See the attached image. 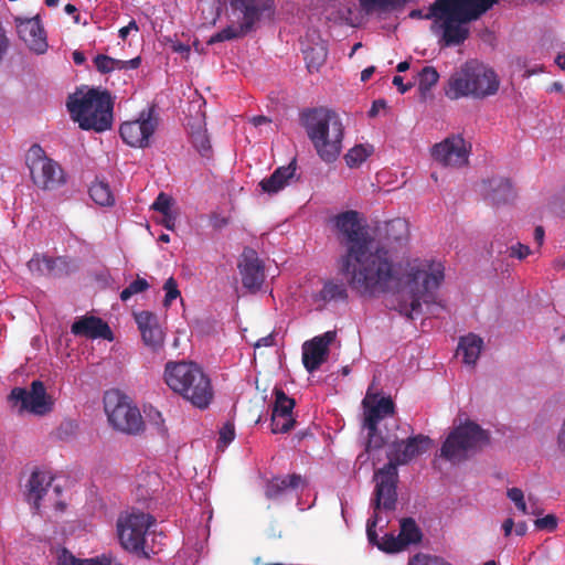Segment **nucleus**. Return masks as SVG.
Masks as SVG:
<instances>
[{"label": "nucleus", "instance_id": "14", "mask_svg": "<svg viewBox=\"0 0 565 565\" xmlns=\"http://www.w3.org/2000/svg\"><path fill=\"white\" fill-rule=\"evenodd\" d=\"M471 145L461 135H450L433 146L430 154L438 164L447 168H463L469 162Z\"/></svg>", "mask_w": 565, "mask_h": 565}, {"label": "nucleus", "instance_id": "45", "mask_svg": "<svg viewBox=\"0 0 565 565\" xmlns=\"http://www.w3.org/2000/svg\"><path fill=\"white\" fill-rule=\"evenodd\" d=\"M163 289L166 291V297H164V301H163L166 307L170 306L173 300H175L177 298L180 297L178 284L175 281V279L172 277L167 279V281L163 285Z\"/></svg>", "mask_w": 565, "mask_h": 565}, {"label": "nucleus", "instance_id": "37", "mask_svg": "<svg viewBox=\"0 0 565 565\" xmlns=\"http://www.w3.org/2000/svg\"><path fill=\"white\" fill-rule=\"evenodd\" d=\"M295 401L288 397L281 390L275 391V404L273 414L294 416Z\"/></svg>", "mask_w": 565, "mask_h": 565}, {"label": "nucleus", "instance_id": "20", "mask_svg": "<svg viewBox=\"0 0 565 565\" xmlns=\"http://www.w3.org/2000/svg\"><path fill=\"white\" fill-rule=\"evenodd\" d=\"M18 34L31 51L38 54L46 51L45 32L38 18L21 20L18 23Z\"/></svg>", "mask_w": 565, "mask_h": 565}, {"label": "nucleus", "instance_id": "15", "mask_svg": "<svg viewBox=\"0 0 565 565\" xmlns=\"http://www.w3.org/2000/svg\"><path fill=\"white\" fill-rule=\"evenodd\" d=\"M11 398L20 403V409L36 416H44L54 408L55 399L46 392L41 381H33L29 388L15 387Z\"/></svg>", "mask_w": 565, "mask_h": 565}, {"label": "nucleus", "instance_id": "12", "mask_svg": "<svg viewBox=\"0 0 565 565\" xmlns=\"http://www.w3.org/2000/svg\"><path fill=\"white\" fill-rule=\"evenodd\" d=\"M31 178L35 185L50 190L65 182L60 164L47 158L40 146H32L26 156Z\"/></svg>", "mask_w": 565, "mask_h": 565}, {"label": "nucleus", "instance_id": "28", "mask_svg": "<svg viewBox=\"0 0 565 565\" xmlns=\"http://www.w3.org/2000/svg\"><path fill=\"white\" fill-rule=\"evenodd\" d=\"M482 348L483 340L473 333H469L460 338L457 353L462 356L463 363L473 365L479 359Z\"/></svg>", "mask_w": 565, "mask_h": 565}, {"label": "nucleus", "instance_id": "49", "mask_svg": "<svg viewBox=\"0 0 565 565\" xmlns=\"http://www.w3.org/2000/svg\"><path fill=\"white\" fill-rule=\"evenodd\" d=\"M435 559L436 556L417 554L409 561L408 565H434Z\"/></svg>", "mask_w": 565, "mask_h": 565}, {"label": "nucleus", "instance_id": "27", "mask_svg": "<svg viewBox=\"0 0 565 565\" xmlns=\"http://www.w3.org/2000/svg\"><path fill=\"white\" fill-rule=\"evenodd\" d=\"M305 486V480L301 476L290 475L282 478H273L267 482L265 494L268 499H276L284 494L289 489H299Z\"/></svg>", "mask_w": 565, "mask_h": 565}, {"label": "nucleus", "instance_id": "22", "mask_svg": "<svg viewBox=\"0 0 565 565\" xmlns=\"http://www.w3.org/2000/svg\"><path fill=\"white\" fill-rule=\"evenodd\" d=\"M136 322L146 345L153 350L162 347L164 333L159 326L158 318L153 313L141 311L136 315Z\"/></svg>", "mask_w": 565, "mask_h": 565}, {"label": "nucleus", "instance_id": "13", "mask_svg": "<svg viewBox=\"0 0 565 565\" xmlns=\"http://www.w3.org/2000/svg\"><path fill=\"white\" fill-rule=\"evenodd\" d=\"M159 125L152 108L142 110L138 118L120 125L119 134L122 141L132 148H147Z\"/></svg>", "mask_w": 565, "mask_h": 565}, {"label": "nucleus", "instance_id": "53", "mask_svg": "<svg viewBox=\"0 0 565 565\" xmlns=\"http://www.w3.org/2000/svg\"><path fill=\"white\" fill-rule=\"evenodd\" d=\"M9 47V39L4 34V32L0 31V62L6 55Z\"/></svg>", "mask_w": 565, "mask_h": 565}, {"label": "nucleus", "instance_id": "50", "mask_svg": "<svg viewBox=\"0 0 565 565\" xmlns=\"http://www.w3.org/2000/svg\"><path fill=\"white\" fill-rule=\"evenodd\" d=\"M530 255V248L523 244H516L511 247V256L516 257L519 259H523Z\"/></svg>", "mask_w": 565, "mask_h": 565}, {"label": "nucleus", "instance_id": "55", "mask_svg": "<svg viewBox=\"0 0 565 565\" xmlns=\"http://www.w3.org/2000/svg\"><path fill=\"white\" fill-rule=\"evenodd\" d=\"M502 530H503V533H504V536L508 537L511 535L512 531L514 530V521L512 518H508L503 524H502Z\"/></svg>", "mask_w": 565, "mask_h": 565}, {"label": "nucleus", "instance_id": "24", "mask_svg": "<svg viewBox=\"0 0 565 565\" xmlns=\"http://www.w3.org/2000/svg\"><path fill=\"white\" fill-rule=\"evenodd\" d=\"M72 333L78 337L89 339H108L111 340V331L107 323L102 319L89 316L82 317L72 324Z\"/></svg>", "mask_w": 565, "mask_h": 565}, {"label": "nucleus", "instance_id": "5", "mask_svg": "<svg viewBox=\"0 0 565 565\" xmlns=\"http://www.w3.org/2000/svg\"><path fill=\"white\" fill-rule=\"evenodd\" d=\"M71 118L84 130L97 132L110 128L113 122V100L105 90H77L67 100Z\"/></svg>", "mask_w": 565, "mask_h": 565}, {"label": "nucleus", "instance_id": "62", "mask_svg": "<svg viewBox=\"0 0 565 565\" xmlns=\"http://www.w3.org/2000/svg\"><path fill=\"white\" fill-rule=\"evenodd\" d=\"M380 107H385V103L383 100H376L373 103V106L370 110V116H375L376 113H377V109H380Z\"/></svg>", "mask_w": 565, "mask_h": 565}, {"label": "nucleus", "instance_id": "48", "mask_svg": "<svg viewBox=\"0 0 565 565\" xmlns=\"http://www.w3.org/2000/svg\"><path fill=\"white\" fill-rule=\"evenodd\" d=\"M178 217V212L172 211L169 213L161 214V217L158 220V222L163 225L167 230L173 231L175 227V222Z\"/></svg>", "mask_w": 565, "mask_h": 565}, {"label": "nucleus", "instance_id": "29", "mask_svg": "<svg viewBox=\"0 0 565 565\" xmlns=\"http://www.w3.org/2000/svg\"><path fill=\"white\" fill-rule=\"evenodd\" d=\"M65 265V260L61 257L52 258L46 255H34L29 262L28 267L33 274L53 275L60 274V267Z\"/></svg>", "mask_w": 565, "mask_h": 565}, {"label": "nucleus", "instance_id": "21", "mask_svg": "<svg viewBox=\"0 0 565 565\" xmlns=\"http://www.w3.org/2000/svg\"><path fill=\"white\" fill-rule=\"evenodd\" d=\"M311 303L316 309H323L332 301H344L348 298L347 286L341 280L328 279L324 280L321 287L315 290L311 296Z\"/></svg>", "mask_w": 565, "mask_h": 565}, {"label": "nucleus", "instance_id": "10", "mask_svg": "<svg viewBox=\"0 0 565 565\" xmlns=\"http://www.w3.org/2000/svg\"><path fill=\"white\" fill-rule=\"evenodd\" d=\"M104 408L109 424L116 430L135 435L143 429L139 408L119 391L113 390L105 393Z\"/></svg>", "mask_w": 565, "mask_h": 565}, {"label": "nucleus", "instance_id": "38", "mask_svg": "<svg viewBox=\"0 0 565 565\" xmlns=\"http://www.w3.org/2000/svg\"><path fill=\"white\" fill-rule=\"evenodd\" d=\"M439 79V74L433 66H426L419 73V82L418 87L422 95H426L427 92L430 90L433 86L437 84Z\"/></svg>", "mask_w": 565, "mask_h": 565}, {"label": "nucleus", "instance_id": "18", "mask_svg": "<svg viewBox=\"0 0 565 565\" xmlns=\"http://www.w3.org/2000/svg\"><path fill=\"white\" fill-rule=\"evenodd\" d=\"M364 405V426L369 430L370 441L367 451H372L373 435L376 431V426L381 419L394 413V404L390 397H377L370 393L363 399Z\"/></svg>", "mask_w": 565, "mask_h": 565}, {"label": "nucleus", "instance_id": "3", "mask_svg": "<svg viewBox=\"0 0 565 565\" xmlns=\"http://www.w3.org/2000/svg\"><path fill=\"white\" fill-rule=\"evenodd\" d=\"M431 446L428 437L417 436L406 441L393 443L390 447V462L375 472V491L376 508L383 507L386 511L395 509L396 503V482H397V465H404L413 458L426 452Z\"/></svg>", "mask_w": 565, "mask_h": 565}, {"label": "nucleus", "instance_id": "41", "mask_svg": "<svg viewBox=\"0 0 565 565\" xmlns=\"http://www.w3.org/2000/svg\"><path fill=\"white\" fill-rule=\"evenodd\" d=\"M174 206V201L173 199L166 194V193H160L156 201L152 203V209L154 211H158L159 213L163 214V213H169V212H172V211H175L173 209Z\"/></svg>", "mask_w": 565, "mask_h": 565}, {"label": "nucleus", "instance_id": "39", "mask_svg": "<svg viewBox=\"0 0 565 565\" xmlns=\"http://www.w3.org/2000/svg\"><path fill=\"white\" fill-rule=\"evenodd\" d=\"M387 239L404 241L407 236V224L404 220H394L387 223Z\"/></svg>", "mask_w": 565, "mask_h": 565}, {"label": "nucleus", "instance_id": "63", "mask_svg": "<svg viewBox=\"0 0 565 565\" xmlns=\"http://www.w3.org/2000/svg\"><path fill=\"white\" fill-rule=\"evenodd\" d=\"M73 61L75 64L81 65L85 62V56L82 52L75 51L73 53Z\"/></svg>", "mask_w": 565, "mask_h": 565}, {"label": "nucleus", "instance_id": "36", "mask_svg": "<svg viewBox=\"0 0 565 565\" xmlns=\"http://www.w3.org/2000/svg\"><path fill=\"white\" fill-rule=\"evenodd\" d=\"M362 11L366 14L383 12L403 6V0H359Z\"/></svg>", "mask_w": 565, "mask_h": 565}, {"label": "nucleus", "instance_id": "8", "mask_svg": "<svg viewBox=\"0 0 565 565\" xmlns=\"http://www.w3.org/2000/svg\"><path fill=\"white\" fill-rule=\"evenodd\" d=\"M230 6L232 13L237 17V24L215 33L209 43L233 40L252 31L262 18L273 13L274 0H230Z\"/></svg>", "mask_w": 565, "mask_h": 565}, {"label": "nucleus", "instance_id": "52", "mask_svg": "<svg viewBox=\"0 0 565 565\" xmlns=\"http://www.w3.org/2000/svg\"><path fill=\"white\" fill-rule=\"evenodd\" d=\"M171 49L173 52L183 54L186 57L190 54V46L188 44H183L180 42H173L171 45Z\"/></svg>", "mask_w": 565, "mask_h": 565}, {"label": "nucleus", "instance_id": "26", "mask_svg": "<svg viewBox=\"0 0 565 565\" xmlns=\"http://www.w3.org/2000/svg\"><path fill=\"white\" fill-rule=\"evenodd\" d=\"M484 192L493 204L508 203L514 199V189L510 180L497 177L484 183Z\"/></svg>", "mask_w": 565, "mask_h": 565}, {"label": "nucleus", "instance_id": "19", "mask_svg": "<svg viewBox=\"0 0 565 565\" xmlns=\"http://www.w3.org/2000/svg\"><path fill=\"white\" fill-rule=\"evenodd\" d=\"M238 268L243 286L252 292L257 291L265 280V273L256 253L254 250L244 252Z\"/></svg>", "mask_w": 565, "mask_h": 565}, {"label": "nucleus", "instance_id": "7", "mask_svg": "<svg viewBox=\"0 0 565 565\" xmlns=\"http://www.w3.org/2000/svg\"><path fill=\"white\" fill-rule=\"evenodd\" d=\"M500 86L497 73L480 63L467 62L449 78L446 95L450 99L461 97L484 98L494 95Z\"/></svg>", "mask_w": 565, "mask_h": 565}, {"label": "nucleus", "instance_id": "64", "mask_svg": "<svg viewBox=\"0 0 565 565\" xmlns=\"http://www.w3.org/2000/svg\"><path fill=\"white\" fill-rule=\"evenodd\" d=\"M555 62H556V64H557L561 68L565 70V53H564V54H562V55H558V56L556 57Z\"/></svg>", "mask_w": 565, "mask_h": 565}, {"label": "nucleus", "instance_id": "2", "mask_svg": "<svg viewBox=\"0 0 565 565\" xmlns=\"http://www.w3.org/2000/svg\"><path fill=\"white\" fill-rule=\"evenodd\" d=\"M497 0H436L427 13L412 10L413 19H433L434 28L446 46L463 43L469 34V23L486 13Z\"/></svg>", "mask_w": 565, "mask_h": 565}, {"label": "nucleus", "instance_id": "56", "mask_svg": "<svg viewBox=\"0 0 565 565\" xmlns=\"http://www.w3.org/2000/svg\"><path fill=\"white\" fill-rule=\"evenodd\" d=\"M254 127H260L263 125H269L270 120L265 116H255L250 119Z\"/></svg>", "mask_w": 565, "mask_h": 565}, {"label": "nucleus", "instance_id": "30", "mask_svg": "<svg viewBox=\"0 0 565 565\" xmlns=\"http://www.w3.org/2000/svg\"><path fill=\"white\" fill-rule=\"evenodd\" d=\"M94 64L100 73L106 74L115 70H135L140 65V57L122 61L99 54L94 58Z\"/></svg>", "mask_w": 565, "mask_h": 565}, {"label": "nucleus", "instance_id": "4", "mask_svg": "<svg viewBox=\"0 0 565 565\" xmlns=\"http://www.w3.org/2000/svg\"><path fill=\"white\" fill-rule=\"evenodd\" d=\"M167 385L198 408H206L214 392L207 374L193 362H169L164 369Z\"/></svg>", "mask_w": 565, "mask_h": 565}, {"label": "nucleus", "instance_id": "23", "mask_svg": "<svg viewBox=\"0 0 565 565\" xmlns=\"http://www.w3.org/2000/svg\"><path fill=\"white\" fill-rule=\"evenodd\" d=\"M385 510L383 507L376 508V500L374 501V514L371 519H369L366 524V535L369 539V542L373 545H376L381 551L386 553H397L403 551L404 544L402 543L401 539L393 534H386L384 537H382L381 541L377 540V533L375 531V527L377 523L380 522L379 513L377 511Z\"/></svg>", "mask_w": 565, "mask_h": 565}, {"label": "nucleus", "instance_id": "6", "mask_svg": "<svg viewBox=\"0 0 565 565\" xmlns=\"http://www.w3.org/2000/svg\"><path fill=\"white\" fill-rule=\"evenodd\" d=\"M306 129L323 161L333 162L340 156L344 128L338 114L328 109H316L308 115Z\"/></svg>", "mask_w": 565, "mask_h": 565}, {"label": "nucleus", "instance_id": "16", "mask_svg": "<svg viewBox=\"0 0 565 565\" xmlns=\"http://www.w3.org/2000/svg\"><path fill=\"white\" fill-rule=\"evenodd\" d=\"M337 339V331L330 330L302 344V363L309 373L317 371L329 355V348Z\"/></svg>", "mask_w": 565, "mask_h": 565}, {"label": "nucleus", "instance_id": "59", "mask_svg": "<svg viewBox=\"0 0 565 565\" xmlns=\"http://www.w3.org/2000/svg\"><path fill=\"white\" fill-rule=\"evenodd\" d=\"M77 426L73 422L63 423L60 427V435L63 433H72Z\"/></svg>", "mask_w": 565, "mask_h": 565}, {"label": "nucleus", "instance_id": "35", "mask_svg": "<svg viewBox=\"0 0 565 565\" xmlns=\"http://www.w3.org/2000/svg\"><path fill=\"white\" fill-rule=\"evenodd\" d=\"M420 531L412 519H404L401 522V531L398 537L401 539L404 547L420 541Z\"/></svg>", "mask_w": 565, "mask_h": 565}, {"label": "nucleus", "instance_id": "42", "mask_svg": "<svg viewBox=\"0 0 565 565\" xmlns=\"http://www.w3.org/2000/svg\"><path fill=\"white\" fill-rule=\"evenodd\" d=\"M149 287L148 282L143 278L134 280L127 288L120 294V299L127 301L132 295L139 294Z\"/></svg>", "mask_w": 565, "mask_h": 565}, {"label": "nucleus", "instance_id": "25", "mask_svg": "<svg viewBox=\"0 0 565 565\" xmlns=\"http://www.w3.org/2000/svg\"><path fill=\"white\" fill-rule=\"evenodd\" d=\"M295 173L296 167L292 163L286 167H279L269 178L263 179L259 182V186L264 193L269 195L277 194L289 184Z\"/></svg>", "mask_w": 565, "mask_h": 565}, {"label": "nucleus", "instance_id": "11", "mask_svg": "<svg viewBox=\"0 0 565 565\" xmlns=\"http://www.w3.org/2000/svg\"><path fill=\"white\" fill-rule=\"evenodd\" d=\"M152 523V518L143 512L121 514L117 521V533L121 546L127 551L148 555L145 551V542Z\"/></svg>", "mask_w": 565, "mask_h": 565}, {"label": "nucleus", "instance_id": "1", "mask_svg": "<svg viewBox=\"0 0 565 565\" xmlns=\"http://www.w3.org/2000/svg\"><path fill=\"white\" fill-rule=\"evenodd\" d=\"M334 226L345 248L341 271L352 290L362 296L392 290V307L411 319L423 305L435 302L445 279L440 260L413 258L395 266L390 250L364 231L356 211L338 214Z\"/></svg>", "mask_w": 565, "mask_h": 565}, {"label": "nucleus", "instance_id": "46", "mask_svg": "<svg viewBox=\"0 0 565 565\" xmlns=\"http://www.w3.org/2000/svg\"><path fill=\"white\" fill-rule=\"evenodd\" d=\"M192 142L201 154L206 156L209 153L211 146L204 131L192 135Z\"/></svg>", "mask_w": 565, "mask_h": 565}, {"label": "nucleus", "instance_id": "44", "mask_svg": "<svg viewBox=\"0 0 565 565\" xmlns=\"http://www.w3.org/2000/svg\"><path fill=\"white\" fill-rule=\"evenodd\" d=\"M235 438V428L234 424L226 423L223 425V427L220 429V438H218V449H224L227 447Z\"/></svg>", "mask_w": 565, "mask_h": 565}, {"label": "nucleus", "instance_id": "47", "mask_svg": "<svg viewBox=\"0 0 565 565\" xmlns=\"http://www.w3.org/2000/svg\"><path fill=\"white\" fill-rule=\"evenodd\" d=\"M536 529L554 531L557 527V519L553 514H547L544 518L536 519L534 522Z\"/></svg>", "mask_w": 565, "mask_h": 565}, {"label": "nucleus", "instance_id": "61", "mask_svg": "<svg viewBox=\"0 0 565 565\" xmlns=\"http://www.w3.org/2000/svg\"><path fill=\"white\" fill-rule=\"evenodd\" d=\"M534 239L537 242L539 246L543 244L544 241V230L541 226H537L534 231Z\"/></svg>", "mask_w": 565, "mask_h": 565}, {"label": "nucleus", "instance_id": "33", "mask_svg": "<svg viewBox=\"0 0 565 565\" xmlns=\"http://www.w3.org/2000/svg\"><path fill=\"white\" fill-rule=\"evenodd\" d=\"M307 67L310 72L318 71L327 60V49L323 44H316L303 51Z\"/></svg>", "mask_w": 565, "mask_h": 565}, {"label": "nucleus", "instance_id": "43", "mask_svg": "<svg viewBox=\"0 0 565 565\" xmlns=\"http://www.w3.org/2000/svg\"><path fill=\"white\" fill-rule=\"evenodd\" d=\"M507 495L515 504L516 509L522 514H527L529 513L527 505H526V502H525V499H524V493H523V491L521 489H519V488H510L507 491Z\"/></svg>", "mask_w": 565, "mask_h": 565}, {"label": "nucleus", "instance_id": "9", "mask_svg": "<svg viewBox=\"0 0 565 565\" xmlns=\"http://www.w3.org/2000/svg\"><path fill=\"white\" fill-rule=\"evenodd\" d=\"M488 443L487 433L471 420L456 426L441 447V456L450 461H461Z\"/></svg>", "mask_w": 565, "mask_h": 565}, {"label": "nucleus", "instance_id": "57", "mask_svg": "<svg viewBox=\"0 0 565 565\" xmlns=\"http://www.w3.org/2000/svg\"><path fill=\"white\" fill-rule=\"evenodd\" d=\"M274 344V337L271 334L267 335V337H264V338H260L256 343H255V347L256 348H260V347H270Z\"/></svg>", "mask_w": 565, "mask_h": 565}, {"label": "nucleus", "instance_id": "51", "mask_svg": "<svg viewBox=\"0 0 565 565\" xmlns=\"http://www.w3.org/2000/svg\"><path fill=\"white\" fill-rule=\"evenodd\" d=\"M138 30H139V28H138V25H137L136 21H134V20H132V21H130V22L128 23V25H126V26H124V28H121V29L119 30V36H120L122 40H125L131 31L137 32Z\"/></svg>", "mask_w": 565, "mask_h": 565}, {"label": "nucleus", "instance_id": "60", "mask_svg": "<svg viewBox=\"0 0 565 565\" xmlns=\"http://www.w3.org/2000/svg\"><path fill=\"white\" fill-rule=\"evenodd\" d=\"M374 72H375V67L374 66L366 67L361 73V81L362 82H367L371 78V76L373 75Z\"/></svg>", "mask_w": 565, "mask_h": 565}, {"label": "nucleus", "instance_id": "34", "mask_svg": "<svg viewBox=\"0 0 565 565\" xmlns=\"http://www.w3.org/2000/svg\"><path fill=\"white\" fill-rule=\"evenodd\" d=\"M374 151L371 145H358L350 149L344 159L350 168L361 166Z\"/></svg>", "mask_w": 565, "mask_h": 565}, {"label": "nucleus", "instance_id": "17", "mask_svg": "<svg viewBox=\"0 0 565 565\" xmlns=\"http://www.w3.org/2000/svg\"><path fill=\"white\" fill-rule=\"evenodd\" d=\"M52 482L53 477L50 472L36 470L31 473L26 484V500L35 510L58 495L60 490L57 487L52 488Z\"/></svg>", "mask_w": 565, "mask_h": 565}, {"label": "nucleus", "instance_id": "31", "mask_svg": "<svg viewBox=\"0 0 565 565\" xmlns=\"http://www.w3.org/2000/svg\"><path fill=\"white\" fill-rule=\"evenodd\" d=\"M57 565H121L111 557L103 555L100 557L78 559L66 550H61L57 554Z\"/></svg>", "mask_w": 565, "mask_h": 565}, {"label": "nucleus", "instance_id": "32", "mask_svg": "<svg viewBox=\"0 0 565 565\" xmlns=\"http://www.w3.org/2000/svg\"><path fill=\"white\" fill-rule=\"evenodd\" d=\"M89 195L95 203L102 206H108L114 203L111 190L109 185L103 181H96L90 185Z\"/></svg>", "mask_w": 565, "mask_h": 565}, {"label": "nucleus", "instance_id": "40", "mask_svg": "<svg viewBox=\"0 0 565 565\" xmlns=\"http://www.w3.org/2000/svg\"><path fill=\"white\" fill-rule=\"evenodd\" d=\"M295 425L294 416L271 414V431L282 434L290 430Z\"/></svg>", "mask_w": 565, "mask_h": 565}, {"label": "nucleus", "instance_id": "58", "mask_svg": "<svg viewBox=\"0 0 565 565\" xmlns=\"http://www.w3.org/2000/svg\"><path fill=\"white\" fill-rule=\"evenodd\" d=\"M526 531H527V525L524 521L519 522L516 524L514 523V532L516 535L523 536V535H525Z\"/></svg>", "mask_w": 565, "mask_h": 565}, {"label": "nucleus", "instance_id": "54", "mask_svg": "<svg viewBox=\"0 0 565 565\" xmlns=\"http://www.w3.org/2000/svg\"><path fill=\"white\" fill-rule=\"evenodd\" d=\"M393 84L397 87V89L402 94L406 93L411 88V86H412L409 84H407V85L404 84L403 77L398 76V75L393 77Z\"/></svg>", "mask_w": 565, "mask_h": 565}]
</instances>
